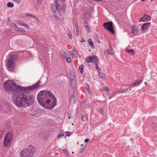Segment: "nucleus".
Instances as JSON below:
<instances>
[{"mask_svg":"<svg viewBox=\"0 0 157 157\" xmlns=\"http://www.w3.org/2000/svg\"><path fill=\"white\" fill-rule=\"evenodd\" d=\"M40 80L30 86L22 87L17 85L12 80L6 81L4 84V89L12 94V100L13 103L19 107H26L31 105L34 97L27 91L33 90L39 87Z\"/></svg>","mask_w":157,"mask_h":157,"instance_id":"1","label":"nucleus"},{"mask_svg":"<svg viewBox=\"0 0 157 157\" xmlns=\"http://www.w3.org/2000/svg\"><path fill=\"white\" fill-rule=\"evenodd\" d=\"M37 100L43 107L52 109L56 105V100L54 94L49 90H44L39 92Z\"/></svg>","mask_w":157,"mask_h":157,"instance_id":"2","label":"nucleus"},{"mask_svg":"<svg viewBox=\"0 0 157 157\" xmlns=\"http://www.w3.org/2000/svg\"><path fill=\"white\" fill-rule=\"evenodd\" d=\"M51 7L53 12V13L56 18L57 21H60L63 19V16L60 14V11L61 10L60 6L59 5L55 6L54 4L52 3Z\"/></svg>","mask_w":157,"mask_h":157,"instance_id":"3","label":"nucleus"},{"mask_svg":"<svg viewBox=\"0 0 157 157\" xmlns=\"http://www.w3.org/2000/svg\"><path fill=\"white\" fill-rule=\"evenodd\" d=\"M17 58V55L16 54L10 55L9 58L7 60L6 66L8 69L12 70L14 67V62Z\"/></svg>","mask_w":157,"mask_h":157,"instance_id":"4","label":"nucleus"},{"mask_svg":"<svg viewBox=\"0 0 157 157\" xmlns=\"http://www.w3.org/2000/svg\"><path fill=\"white\" fill-rule=\"evenodd\" d=\"M34 150L33 146H30L28 148L22 150L20 153V155L21 157H32L35 152Z\"/></svg>","mask_w":157,"mask_h":157,"instance_id":"5","label":"nucleus"},{"mask_svg":"<svg viewBox=\"0 0 157 157\" xmlns=\"http://www.w3.org/2000/svg\"><path fill=\"white\" fill-rule=\"evenodd\" d=\"M103 26L105 29H107L108 31L111 33L112 34L115 33L113 27V23L112 21L104 23L103 24Z\"/></svg>","mask_w":157,"mask_h":157,"instance_id":"6","label":"nucleus"},{"mask_svg":"<svg viewBox=\"0 0 157 157\" xmlns=\"http://www.w3.org/2000/svg\"><path fill=\"white\" fill-rule=\"evenodd\" d=\"M151 23L149 22L144 23L141 27L142 32L143 33H145L146 32L148 31V29Z\"/></svg>","mask_w":157,"mask_h":157,"instance_id":"7","label":"nucleus"},{"mask_svg":"<svg viewBox=\"0 0 157 157\" xmlns=\"http://www.w3.org/2000/svg\"><path fill=\"white\" fill-rule=\"evenodd\" d=\"M131 33L134 35H137L138 34V28L136 26H133L132 28Z\"/></svg>","mask_w":157,"mask_h":157,"instance_id":"8","label":"nucleus"},{"mask_svg":"<svg viewBox=\"0 0 157 157\" xmlns=\"http://www.w3.org/2000/svg\"><path fill=\"white\" fill-rule=\"evenodd\" d=\"M151 19V17L150 16H148L147 14H145L144 15V17L139 20V21H150Z\"/></svg>","mask_w":157,"mask_h":157,"instance_id":"9","label":"nucleus"},{"mask_svg":"<svg viewBox=\"0 0 157 157\" xmlns=\"http://www.w3.org/2000/svg\"><path fill=\"white\" fill-rule=\"evenodd\" d=\"M34 6L35 8L38 9L41 5L42 0H33Z\"/></svg>","mask_w":157,"mask_h":157,"instance_id":"10","label":"nucleus"},{"mask_svg":"<svg viewBox=\"0 0 157 157\" xmlns=\"http://www.w3.org/2000/svg\"><path fill=\"white\" fill-rule=\"evenodd\" d=\"M17 23L21 25H23L27 29H29V27L28 25L23 21L21 20H18L17 21Z\"/></svg>","mask_w":157,"mask_h":157,"instance_id":"11","label":"nucleus"},{"mask_svg":"<svg viewBox=\"0 0 157 157\" xmlns=\"http://www.w3.org/2000/svg\"><path fill=\"white\" fill-rule=\"evenodd\" d=\"M12 141L8 140L6 138H4L3 142V146L4 147H7L9 146L11 144Z\"/></svg>","mask_w":157,"mask_h":157,"instance_id":"12","label":"nucleus"},{"mask_svg":"<svg viewBox=\"0 0 157 157\" xmlns=\"http://www.w3.org/2000/svg\"><path fill=\"white\" fill-rule=\"evenodd\" d=\"M4 138H6L12 141L13 139V135L12 133L11 132H8L5 135Z\"/></svg>","mask_w":157,"mask_h":157,"instance_id":"13","label":"nucleus"},{"mask_svg":"<svg viewBox=\"0 0 157 157\" xmlns=\"http://www.w3.org/2000/svg\"><path fill=\"white\" fill-rule=\"evenodd\" d=\"M142 80L140 81H136L135 82L131 84L129 86L130 87H133L135 86H136L137 85H139L142 82Z\"/></svg>","mask_w":157,"mask_h":157,"instance_id":"14","label":"nucleus"},{"mask_svg":"<svg viewBox=\"0 0 157 157\" xmlns=\"http://www.w3.org/2000/svg\"><path fill=\"white\" fill-rule=\"evenodd\" d=\"M71 56L72 57L75 58L77 57V54L75 48L72 49V52L71 53Z\"/></svg>","mask_w":157,"mask_h":157,"instance_id":"15","label":"nucleus"},{"mask_svg":"<svg viewBox=\"0 0 157 157\" xmlns=\"http://www.w3.org/2000/svg\"><path fill=\"white\" fill-rule=\"evenodd\" d=\"M84 25L85 29L88 32H90V28L88 26V22L87 21H85L84 22Z\"/></svg>","mask_w":157,"mask_h":157,"instance_id":"16","label":"nucleus"},{"mask_svg":"<svg viewBox=\"0 0 157 157\" xmlns=\"http://www.w3.org/2000/svg\"><path fill=\"white\" fill-rule=\"evenodd\" d=\"M98 73V75L102 79H104L105 78V75L104 73L101 71H99Z\"/></svg>","mask_w":157,"mask_h":157,"instance_id":"17","label":"nucleus"},{"mask_svg":"<svg viewBox=\"0 0 157 157\" xmlns=\"http://www.w3.org/2000/svg\"><path fill=\"white\" fill-rule=\"evenodd\" d=\"M60 53L62 58H66L67 54L64 51L61 50L60 52Z\"/></svg>","mask_w":157,"mask_h":157,"instance_id":"18","label":"nucleus"},{"mask_svg":"<svg viewBox=\"0 0 157 157\" xmlns=\"http://www.w3.org/2000/svg\"><path fill=\"white\" fill-rule=\"evenodd\" d=\"M92 62H98V57L96 56H93L91 57Z\"/></svg>","mask_w":157,"mask_h":157,"instance_id":"19","label":"nucleus"},{"mask_svg":"<svg viewBox=\"0 0 157 157\" xmlns=\"http://www.w3.org/2000/svg\"><path fill=\"white\" fill-rule=\"evenodd\" d=\"M126 51L129 54L132 55H133L135 54V52L134 50H130L127 49H126Z\"/></svg>","mask_w":157,"mask_h":157,"instance_id":"20","label":"nucleus"},{"mask_svg":"<svg viewBox=\"0 0 157 157\" xmlns=\"http://www.w3.org/2000/svg\"><path fill=\"white\" fill-rule=\"evenodd\" d=\"M107 52L108 54H109L111 55H113L114 54L113 50L111 48H110L107 50Z\"/></svg>","mask_w":157,"mask_h":157,"instance_id":"21","label":"nucleus"},{"mask_svg":"<svg viewBox=\"0 0 157 157\" xmlns=\"http://www.w3.org/2000/svg\"><path fill=\"white\" fill-rule=\"evenodd\" d=\"M70 81L71 80H76V76L75 75L73 74H71L70 73Z\"/></svg>","mask_w":157,"mask_h":157,"instance_id":"22","label":"nucleus"},{"mask_svg":"<svg viewBox=\"0 0 157 157\" xmlns=\"http://www.w3.org/2000/svg\"><path fill=\"white\" fill-rule=\"evenodd\" d=\"M151 128L153 130H156L157 129V124H151Z\"/></svg>","mask_w":157,"mask_h":157,"instance_id":"23","label":"nucleus"},{"mask_svg":"<svg viewBox=\"0 0 157 157\" xmlns=\"http://www.w3.org/2000/svg\"><path fill=\"white\" fill-rule=\"evenodd\" d=\"M16 31H18L20 32H21V33H24L25 32V31L24 29H21V28H19L18 27L16 29Z\"/></svg>","mask_w":157,"mask_h":157,"instance_id":"24","label":"nucleus"},{"mask_svg":"<svg viewBox=\"0 0 157 157\" xmlns=\"http://www.w3.org/2000/svg\"><path fill=\"white\" fill-rule=\"evenodd\" d=\"M86 147L85 146H84L83 147H82L81 148H80L78 150V152L79 154H81L82 153H83L85 150V149H86Z\"/></svg>","mask_w":157,"mask_h":157,"instance_id":"25","label":"nucleus"},{"mask_svg":"<svg viewBox=\"0 0 157 157\" xmlns=\"http://www.w3.org/2000/svg\"><path fill=\"white\" fill-rule=\"evenodd\" d=\"M10 25L11 27L16 28V29L18 26L15 23L13 22H11Z\"/></svg>","mask_w":157,"mask_h":157,"instance_id":"26","label":"nucleus"},{"mask_svg":"<svg viewBox=\"0 0 157 157\" xmlns=\"http://www.w3.org/2000/svg\"><path fill=\"white\" fill-rule=\"evenodd\" d=\"M84 68V65L83 64L81 65L79 67V69L80 73L82 74L83 73V69Z\"/></svg>","mask_w":157,"mask_h":157,"instance_id":"27","label":"nucleus"},{"mask_svg":"<svg viewBox=\"0 0 157 157\" xmlns=\"http://www.w3.org/2000/svg\"><path fill=\"white\" fill-rule=\"evenodd\" d=\"M82 118L84 121H86L88 120V117L86 115H83L82 116Z\"/></svg>","mask_w":157,"mask_h":157,"instance_id":"28","label":"nucleus"},{"mask_svg":"<svg viewBox=\"0 0 157 157\" xmlns=\"http://www.w3.org/2000/svg\"><path fill=\"white\" fill-rule=\"evenodd\" d=\"M62 151L63 153L64 154L65 156H67L69 153L68 151L66 149H63Z\"/></svg>","mask_w":157,"mask_h":157,"instance_id":"29","label":"nucleus"},{"mask_svg":"<svg viewBox=\"0 0 157 157\" xmlns=\"http://www.w3.org/2000/svg\"><path fill=\"white\" fill-rule=\"evenodd\" d=\"M26 15L29 17H33L36 19V20H38V19L36 17V16L33 15L30 13H28L26 14Z\"/></svg>","mask_w":157,"mask_h":157,"instance_id":"30","label":"nucleus"},{"mask_svg":"<svg viewBox=\"0 0 157 157\" xmlns=\"http://www.w3.org/2000/svg\"><path fill=\"white\" fill-rule=\"evenodd\" d=\"M85 88L87 89V90H88V92L89 93H90V94L91 93H90V91L89 90V88H90V87H89V85H88V84H87V83H86L85 84Z\"/></svg>","mask_w":157,"mask_h":157,"instance_id":"31","label":"nucleus"},{"mask_svg":"<svg viewBox=\"0 0 157 157\" xmlns=\"http://www.w3.org/2000/svg\"><path fill=\"white\" fill-rule=\"evenodd\" d=\"M7 6L8 7L12 8L14 6V4L13 3L9 2L7 4Z\"/></svg>","mask_w":157,"mask_h":157,"instance_id":"32","label":"nucleus"},{"mask_svg":"<svg viewBox=\"0 0 157 157\" xmlns=\"http://www.w3.org/2000/svg\"><path fill=\"white\" fill-rule=\"evenodd\" d=\"M86 61L87 63L92 62L91 57H88L86 58Z\"/></svg>","mask_w":157,"mask_h":157,"instance_id":"33","label":"nucleus"},{"mask_svg":"<svg viewBox=\"0 0 157 157\" xmlns=\"http://www.w3.org/2000/svg\"><path fill=\"white\" fill-rule=\"evenodd\" d=\"M97 62H95L94 63V66L96 69L98 70H100V69H99V67L98 65Z\"/></svg>","mask_w":157,"mask_h":157,"instance_id":"34","label":"nucleus"},{"mask_svg":"<svg viewBox=\"0 0 157 157\" xmlns=\"http://www.w3.org/2000/svg\"><path fill=\"white\" fill-rule=\"evenodd\" d=\"M88 42L90 45L93 48H94L93 44L91 41V40H88Z\"/></svg>","mask_w":157,"mask_h":157,"instance_id":"35","label":"nucleus"},{"mask_svg":"<svg viewBox=\"0 0 157 157\" xmlns=\"http://www.w3.org/2000/svg\"><path fill=\"white\" fill-rule=\"evenodd\" d=\"M75 33L77 36H78L79 35V29L77 28H76L75 30Z\"/></svg>","mask_w":157,"mask_h":157,"instance_id":"36","label":"nucleus"},{"mask_svg":"<svg viewBox=\"0 0 157 157\" xmlns=\"http://www.w3.org/2000/svg\"><path fill=\"white\" fill-rule=\"evenodd\" d=\"M67 35L69 37V38L70 39H71L72 38V36L71 35V33L70 32H69L67 33Z\"/></svg>","mask_w":157,"mask_h":157,"instance_id":"37","label":"nucleus"},{"mask_svg":"<svg viewBox=\"0 0 157 157\" xmlns=\"http://www.w3.org/2000/svg\"><path fill=\"white\" fill-rule=\"evenodd\" d=\"M128 89H125L124 90H122V91H119V92H118V93L119 94L127 92L128 91Z\"/></svg>","mask_w":157,"mask_h":157,"instance_id":"38","label":"nucleus"},{"mask_svg":"<svg viewBox=\"0 0 157 157\" xmlns=\"http://www.w3.org/2000/svg\"><path fill=\"white\" fill-rule=\"evenodd\" d=\"M14 2L17 3L19 4L21 3V0H12Z\"/></svg>","mask_w":157,"mask_h":157,"instance_id":"39","label":"nucleus"},{"mask_svg":"<svg viewBox=\"0 0 157 157\" xmlns=\"http://www.w3.org/2000/svg\"><path fill=\"white\" fill-rule=\"evenodd\" d=\"M70 81L71 85H76V80H71Z\"/></svg>","mask_w":157,"mask_h":157,"instance_id":"40","label":"nucleus"},{"mask_svg":"<svg viewBox=\"0 0 157 157\" xmlns=\"http://www.w3.org/2000/svg\"><path fill=\"white\" fill-rule=\"evenodd\" d=\"M103 108H101L99 109V113L100 114H102L103 112Z\"/></svg>","mask_w":157,"mask_h":157,"instance_id":"41","label":"nucleus"},{"mask_svg":"<svg viewBox=\"0 0 157 157\" xmlns=\"http://www.w3.org/2000/svg\"><path fill=\"white\" fill-rule=\"evenodd\" d=\"M103 89L104 90L106 91H109L108 88L106 86H103Z\"/></svg>","mask_w":157,"mask_h":157,"instance_id":"42","label":"nucleus"},{"mask_svg":"<svg viewBox=\"0 0 157 157\" xmlns=\"http://www.w3.org/2000/svg\"><path fill=\"white\" fill-rule=\"evenodd\" d=\"M65 133L66 134V135L67 136H70L71 134V132H66Z\"/></svg>","mask_w":157,"mask_h":157,"instance_id":"43","label":"nucleus"},{"mask_svg":"<svg viewBox=\"0 0 157 157\" xmlns=\"http://www.w3.org/2000/svg\"><path fill=\"white\" fill-rule=\"evenodd\" d=\"M67 59V62L68 63H70L71 62V59L70 58H66Z\"/></svg>","mask_w":157,"mask_h":157,"instance_id":"44","label":"nucleus"},{"mask_svg":"<svg viewBox=\"0 0 157 157\" xmlns=\"http://www.w3.org/2000/svg\"><path fill=\"white\" fill-rule=\"evenodd\" d=\"M70 99L71 101L73 100V102H74V96L73 95H72L71 96Z\"/></svg>","mask_w":157,"mask_h":157,"instance_id":"45","label":"nucleus"},{"mask_svg":"<svg viewBox=\"0 0 157 157\" xmlns=\"http://www.w3.org/2000/svg\"><path fill=\"white\" fill-rule=\"evenodd\" d=\"M75 86H76V85H71V88H72V90H74L75 89Z\"/></svg>","mask_w":157,"mask_h":157,"instance_id":"46","label":"nucleus"},{"mask_svg":"<svg viewBox=\"0 0 157 157\" xmlns=\"http://www.w3.org/2000/svg\"><path fill=\"white\" fill-rule=\"evenodd\" d=\"M64 136V135L63 134H60L57 137V138H58V139H59L61 137H63Z\"/></svg>","mask_w":157,"mask_h":157,"instance_id":"47","label":"nucleus"},{"mask_svg":"<svg viewBox=\"0 0 157 157\" xmlns=\"http://www.w3.org/2000/svg\"><path fill=\"white\" fill-rule=\"evenodd\" d=\"M54 2L56 4V5H59L58 3V0H54Z\"/></svg>","mask_w":157,"mask_h":157,"instance_id":"48","label":"nucleus"},{"mask_svg":"<svg viewBox=\"0 0 157 157\" xmlns=\"http://www.w3.org/2000/svg\"><path fill=\"white\" fill-rule=\"evenodd\" d=\"M89 141V139H86L85 140V142H87Z\"/></svg>","mask_w":157,"mask_h":157,"instance_id":"49","label":"nucleus"},{"mask_svg":"<svg viewBox=\"0 0 157 157\" xmlns=\"http://www.w3.org/2000/svg\"><path fill=\"white\" fill-rule=\"evenodd\" d=\"M80 42H84V41H84V40H81V41H80Z\"/></svg>","mask_w":157,"mask_h":157,"instance_id":"50","label":"nucleus"},{"mask_svg":"<svg viewBox=\"0 0 157 157\" xmlns=\"http://www.w3.org/2000/svg\"><path fill=\"white\" fill-rule=\"evenodd\" d=\"M100 40H97V42L98 43H100Z\"/></svg>","mask_w":157,"mask_h":157,"instance_id":"51","label":"nucleus"},{"mask_svg":"<svg viewBox=\"0 0 157 157\" xmlns=\"http://www.w3.org/2000/svg\"><path fill=\"white\" fill-rule=\"evenodd\" d=\"M144 84H145L146 85H147V82H145L144 83Z\"/></svg>","mask_w":157,"mask_h":157,"instance_id":"52","label":"nucleus"},{"mask_svg":"<svg viewBox=\"0 0 157 157\" xmlns=\"http://www.w3.org/2000/svg\"><path fill=\"white\" fill-rule=\"evenodd\" d=\"M112 96H110L109 98V99H111L112 98Z\"/></svg>","mask_w":157,"mask_h":157,"instance_id":"53","label":"nucleus"},{"mask_svg":"<svg viewBox=\"0 0 157 157\" xmlns=\"http://www.w3.org/2000/svg\"><path fill=\"white\" fill-rule=\"evenodd\" d=\"M133 140V138H131V141H132V140Z\"/></svg>","mask_w":157,"mask_h":157,"instance_id":"54","label":"nucleus"},{"mask_svg":"<svg viewBox=\"0 0 157 157\" xmlns=\"http://www.w3.org/2000/svg\"><path fill=\"white\" fill-rule=\"evenodd\" d=\"M62 2H64L65 0H61Z\"/></svg>","mask_w":157,"mask_h":157,"instance_id":"55","label":"nucleus"},{"mask_svg":"<svg viewBox=\"0 0 157 157\" xmlns=\"http://www.w3.org/2000/svg\"><path fill=\"white\" fill-rule=\"evenodd\" d=\"M142 1H145V0H141Z\"/></svg>","mask_w":157,"mask_h":157,"instance_id":"56","label":"nucleus"},{"mask_svg":"<svg viewBox=\"0 0 157 157\" xmlns=\"http://www.w3.org/2000/svg\"><path fill=\"white\" fill-rule=\"evenodd\" d=\"M153 1V0H151V2L152 1Z\"/></svg>","mask_w":157,"mask_h":157,"instance_id":"57","label":"nucleus"},{"mask_svg":"<svg viewBox=\"0 0 157 157\" xmlns=\"http://www.w3.org/2000/svg\"><path fill=\"white\" fill-rule=\"evenodd\" d=\"M72 153H74V152H72Z\"/></svg>","mask_w":157,"mask_h":157,"instance_id":"58","label":"nucleus"}]
</instances>
